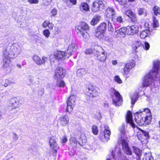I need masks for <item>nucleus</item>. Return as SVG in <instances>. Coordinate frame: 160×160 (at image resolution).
I'll return each mask as SVG.
<instances>
[{"mask_svg": "<svg viewBox=\"0 0 160 160\" xmlns=\"http://www.w3.org/2000/svg\"><path fill=\"white\" fill-rule=\"evenodd\" d=\"M79 9L81 12L84 13L89 10V7L87 3L83 2L81 3Z\"/></svg>", "mask_w": 160, "mask_h": 160, "instance_id": "obj_21", "label": "nucleus"}, {"mask_svg": "<svg viewBox=\"0 0 160 160\" xmlns=\"http://www.w3.org/2000/svg\"><path fill=\"white\" fill-rule=\"evenodd\" d=\"M150 47L149 44L147 42H145L144 44V48L146 50H148Z\"/></svg>", "mask_w": 160, "mask_h": 160, "instance_id": "obj_59", "label": "nucleus"}, {"mask_svg": "<svg viewBox=\"0 0 160 160\" xmlns=\"http://www.w3.org/2000/svg\"><path fill=\"white\" fill-rule=\"evenodd\" d=\"M75 97L73 95H71L68 98L67 100V103L68 104L73 105H75Z\"/></svg>", "mask_w": 160, "mask_h": 160, "instance_id": "obj_27", "label": "nucleus"}, {"mask_svg": "<svg viewBox=\"0 0 160 160\" xmlns=\"http://www.w3.org/2000/svg\"><path fill=\"white\" fill-rule=\"evenodd\" d=\"M56 140L57 138L54 136L51 137L49 139V145L50 147L51 151L53 153L56 152L58 148Z\"/></svg>", "mask_w": 160, "mask_h": 160, "instance_id": "obj_5", "label": "nucleus"}, {"mask_svg": "<svg viewBox=\"0 0 160 160\" xmlns=\"http://www.w3.org/2000/svg\"><path fill=\"white\" fill-rule=\"evenodd\" d=\"M8 102L9 106L11 107L12 109H16L19 106V102L17 101V99L15 98H9Z\"/></svg>", "mask_w": 160, "mask_h": 160, "instance_id": "obj_12", "label": "nucleus"}, {"mask_svg": "<svg viewBox=\"0 0 160 160\" xmlns=\"http://www.w3.org/2000/svg\"><path fill=\"white\" fill-rule=\"evenodd\" d=\"M127 0H120L118 1L119 4L121 5H124L127 2Z\"/></svg>", "mask_w": 160, "mask_h": 160, "instance_id": "obj_57", "label": "nucleus"}, {"mask_svg": "<svg viewBox=\"0 0 160 160\" xmlns=\"http://www.w3.org/2000/svg\"><path fill=\"white\" fill-rule=\"evenodd\" d=\"M78 47L74 43H72L69 45L67 49V51L70 52L72 54V52H75L77 51Z\"/></svg>", "mask_w": 160, "mask_h": 160, "instance_id": "obj_23", "label": "nucleus"}, {"mask_svg": "<svg viewBox=\"0 0 160 160\" xmlns=\"http://www.w3.org/2000/svg\"><path fill=\"white\" fill-rule=\"evenodd\" d=\"M87 72V71L84 69L82 68L78 70L77 75L78 77H81L84 75Z\"/></svg>", "mask_w": 160, "mask_h": 160, "instance_id": "obj_33", "label": "nucleus"}, {"mask_svg": "<svg viewBox=\"0 0 160 160\" xmlns=\"http://www.w3.org/2000/svg\"><path fill=\"white\" fill-rule=\"evenodd\" d=\"M149 115L148 114H147L145 116L144 115V117H143V123L146 122L147 120L148 119Z\"/></svg>", "mask_w": 160, "mask_h": 160, "instance_id": "obj_62", "label": "nucleus"}, {"mask_svg": "<svg viewBox=\"0 0 160 160\" xmlns=\"http://www.w3.org/2000/svg\"><path fill=\"white\" fill-rule=\"evenodd\" d=\"M75 106V105H73L72 104H68V103H67L66 111L69 113H70L72 112L73 110V108Z\"/></svg>", "mask_w": 160, "mask_h": 160, "instance_id": "obj_37", "label": "nucleus"}, {"mask_svg": "<svg viewBox=\"0 0 160 160\" xmlns=\"http://www.w3.org/2000/svg\"><path fill=\"white\" fill-rule=\"evenodd\" d=\"M107 18L111 19L112 21L113 18L115 16L116 12L113 9L111 8H108L107 9L106 13Z\"/></svg>", "mask_w": 160, "mask_h": 160, "instance_id": "obj_18", "label": "nucleus"}, {"mask_svg": "<svg viewBox=\"0 0 160 160\" xmlns=\"http://www.w3.org/2000/svg\"><path fill=\"white\" fill-rule=\"evenodd\" d=\"M141 44V42L138 40L135 41L133 42L132 45V48L136 51V52L138 51V50H137L140 47H142Z\"/></svg>", "mask_w": 160, "mask_h": 160, "instance_id": "obj_25", "label": "nucleus"}, {"mask_svg": "<svg viewBox=\"0 0 160 160\" xmlns=\"http://www.w3.org/2000/svg\"><path fill=\"white\" fill-rule=\"evenodd\" d=\"M126 120L127 122L128 123H129L133 128H135L136 126L133 121L132 113L130 111H128L127 113L126 116Z\"/></svg>", "mask_w": 160, "mask_h": 160, "instance_id": "obj_17", "label": "nucleus"}, {"mask_svg": "<svg viewBox=\"0 0 160 160\" xmlns=\"http://www.w3.org/2000/svg\"><path fill=\"white\" fill-rule=\"evenodd\" d=\"M137 98V95L134 94L133 97L131 98V103L132 105L135 104L136 102Z\"/></svg>", "mask_w": 160, "mask_h": 160, "instance_id": "obj_48", "label": "nucleus"}, {"mask_svg": "<svg viewBox=\"0 0 160 160\" xmlns=\"http://www.w3.org/2000/svg\"><path fill=\"white\" fill-rule=\"evenodd\" d=\"M106 57L107 56L105 54V52H104L97 56V58L101 62H103L106 59Z\"/></svg>", "mask_w": 160, "mask_h": 160, "instance_id": "obj_31", "label": "nucleus"}, {"mask_svg": "<svg viewBox=\"0 0 160 160\" xmlns=\"http://www.w3.org/2000/svg\"><path fill=\"white\" fill-rule=\"evenodd\" d=\"M155 15L160 14V8L157 6H155L153 8Z\"/></svg>", "mask_w": 160, "mask_h": 160, "instance_id": "obj_39", "label": "nucleus"}, {"mask_svg": "<svg viewBox=\"0 0 160 160\" xmlns=\"http://www.w3.org/2000/svg\"><path fill=\"white\" fill-rule=\"evenodd\" d=\"M103 133H100L99 136L100 139L103 142H107L109 139V137L111 134L110 130L108 129V127H105Z\"/></svg>", "mask_w": 160, "mask_h": 160, "instance_id": "obj_7", "label": "nucleus"}, {"mask_svg": "<svg viewBox=\"0 0 160 160\" xmlns=\"http://www.w3.org/2000/svg\"><path fill=\"white\" fill-rule=\"evenodd\" d=\"M135 121L138 124L142 125L143 124V117L144 113H141L139 111L135 114Z\"/></svg>", "mask_w": 160, "mask_h": 160, "instance_id": "obj_13", "label": "nucleus"}, {"mask_svg": "<svg viewBox=\"0 0 160 160\" xmlns=\"http://www.w3.org/2000/svg\"><path fill=\"white\" fill-rule=\"evenodd\" d=\"M114 95L112 97V103L116 106H120L122 103V98L119 92L113 89Z\"/></svg>", "mask_w": 160, "mask_h": 160, "instance_id": "obj_4", "label": "nucleus"}, {"mask_svg": "<svg viewBox=\"0 0 160 160\" xmlns=\"http://www.w3.org/2000/svg\"><path fill=\"white\" fill-rule=\"evenodd\" d=\"M51 1V0H47L46 1H45L44 2V4L45 5H48L50 4Z\"/></svg>", "mask_w": 160, "mask_h": 160, "instance_id": "obj_64", "label": "nucleus"}, {"mask_svg": "<svg viewBox=\"0 0 160 160\" xmlns=\"http://www.w3.org/2000/svg\"><path fill=\"white\" fill-rule=\"evenodd\" d=\"M141 132L138 133L137 136L138 139L141 141L143 142L144 140H147L149 137L148 132L140 130Z\"/></svg>", "mask_w": 160, "mask_h": 160, "instance_id": "obj_11", "label": "nucleus"}, {"mask_svg": "<svg viewBox=\"0 0 160 160\" xmlns=\"http://www.w3.org/2000/svg\"><path fill=\"white\" fill-rule=\"evenodd\" d=\"M57 11L56 9H53L52 10L51 13L53 16L57 14Z\"/></svg>", "mask_w": 160, "mask_h": 160, "instance_id": "obj_63", "label": "nucleus"}, {"mask_svg": "<svg viewBox=\"0 0 160 160\" xmlns=\"http://www.w3.org/2000/svg\"><path fill=\"white\" fill-rule=\"evenodd\" d=\"M107 24L105 23H102L97 28L98 30H99L105 33L106 29Z\"/></svg>", "mask_w": 160, "mask_h": 160, "instance_id": "obj_30", "label": "nucleus"}, {"mask_svg": "<svg viewBox=\"0 0 160 160\" xmlns=\"http://www.w3.org/2000/svg\"><path fill=\"white\" fill-rule=\"evenodd\" d=\"M68 122L69 119L67 115H64L61 118V124L63 126L66 125Z\"/></svg>", "mask_w": 160, "mask_h": 160, "instance_id": "obj_24", "label": "nucleus"}, {"mask_svg": "<svg viewBox=\"0 0 160 160\" xmlns=\"http://www.w3.org/2000/svg\"><path fill=\"white\" fill-rule=\"evenodd\" d=\"M125 125L123 124L119 129V130L121 133L124 135L126 134V131L125 130Z\"/></svg>", "mask_w": 160, "mask_h": 160, "instance_id": "obj_40", "label": "nucleus"}, {"mask_svg": "<svg viewBox=\"0 0 160 160\" xmlns=\"http://www.w3.org/2000/svg\"><path fill=\"white\" fill-rule=\"evenodd\" d=\"M101 18L100 16H95L94 17L91 22V24L92 25H95L99 21Z\"/></svg>", "mask_w": 160, "mask_h": 160, "instance_id": "obj_26", "label": "nucleus"}, {"mask_svg": "<svg viewBox=\"0 0 160 160\" xmlns=\"http://www.w3.org/2000/svg\"><path fill=\"white\" fill-rule=\"evenodd\" d=\"M126 34L128 35H133L137 33L138 32V27L136 25L132 26H128L125 27Z\"/></svg>", "mask_w": 160, "mask_h": 160, "instance_id": "obj_9", "label": "nucleus"}, {"mask_svg": "<svg viewBox=\"0 0 160 160\" xmlns=\"http://www.w3.org/2000/svg\"><path fill=\"white\" fill-rule=\"evenodd\" d=\"M104 5V4L102 1L96 0L93 3L92 10L93 12H96L100 9H103Z\"/></svg>", "mask_w": 160, "mask_h": 160, "instance_id": "obj_8", "label": "nucleus"}, {"mask_svg": "<svg viewBox=\"0 0 160 160\" xmlns=\"http://www.w3.org/2000/svg\"><path fill=\"white\" fill-rule=\"evenodd\" d=\"M138 12L139 15H142L145 12V15H146V10L143 8H139L138 9Z\"/></svg>", "mask_w": 160, "mask_h": 160, "instance_id": "obj_42", "label": "nucleus"}, {"mask_svg": "<svg viewBox=\"0 0 160 160\" xmlns=\"http://www.w3.org/2000/svg\"><path fill=\"white\" fill-rule=\"evenodd\" d=\"M62 138V143L64 144V143H65L66 142H67V140H68L66 136H64V137H63Z\"/></svg>", "mask_w": 160, "mask_h": 160, "instance_id": "obj_60", "label": "nucleus"}, {"mask_svg": "<svg viewBox=\"0 0 160 160\" xmlns=\"http://www.w3.org/2000/svg\"><path fill=\"white\" fill-rule=\"evenodd\" d=\"M120 142V143L122 145V149L124 153L129 155H132V152L127 141L124 139L122 138H121Z\"/></svg>", "mask_w": 160, "mask_h": 160, "instance_id": "obj_6", "label": "nucleus"}, {"mask_svg": "<svg viewBox=\"0 0 160 160\" xmlns=\"http://www.w3.org/2000/svg\"><path fill=\"white\" fill-rule=\"evenodd\" d=\"M149 30L147 29L142 31L141 32L140 34V37L142 39L145 38L148 35V33L149 32Z\"/></svg>", "mask_w": 160, "mask_h": 160, "instance_id": "obj_35", "label": "nucleus"}, {"mask_svg": "<svg viewBox=\"0 0 160 160\" xmlns=\"http://www.w3.org/2000/svg\"><path fill=\"white\" fill-rule=\"evenodd\" d=\"M158 21L155 18L153 19V26L154 28H157L158 26Z\"/></svg>", "mask_w": 160, "mask_h": 160, "instance_id": "obj_50", "label": "nucleus"}, {"mask_svg": "<svg viewBox=\"0 0 160 160\" xmlns=\"http://www.w3.org/2000/svg\"><path fill=\"white\" fill-rule=\"evenodd\" d=\"M93 52V50L92 49H88L86 50L85 52L86 54H90Z\"/></svg>", "mask_w": 160, "mask_h": 160, "instance_id": "obj_55", "label": "nucleus"}, {"mask_svg": "<svg viewBox=\"0 0 160 160\" xmlns=\"http://www.w3.org/2000/svg\"><path fill=\"white\" fill-rule=\"evenodd\" d=\"M69 142L70 144L72 147L74 148L76 147L78 144V142L74 138L71 137L70 139Z\"/></svg>", "mask_w": 160, "mask_h": 160, "instance_id": "obj_34", "label": "nucleus"}, {"mask_svg": "<svg viewBox=\"0 0 160 160\" xmlns=\"http://www.w3.org/2000/svg\"><path fill=\"white\" fill-rule=\"evenodd\" d=\"M104 34L105 33L97 29L96 30L95 36L99 39H102L103 38Z\"/></svg>", "mask_w": 160, "mask_h": 160, "instance_id": "obj_32", "label": "nucleus"}, {"mask_svg": "<svg viewBox=\"0 0 160 160\" xmlns=\"http://www.w3.org/2000/svg\"><path fill=\"white\" fill-rule=\"evenodd\" d=\"M142 159V160H153V158L151 156V153L148 152L145 153Z\"/></svg>", "mask_w": 160, "mask_h": 160, "instance_id": "obj_29", "label": "nucleus"}, {"mask_svg": "<svg viewBox=\"0 0 160 160\" xmlns=\"http://www.w3.org/2000/svg\"><path fill=\"white\" fill-rule=\"evenodd\" d=\"M12 138L13 140L16 141L18 139V137L16 133L13 132L12 133Z\"/></svg>", "mask_w": 160, "mask_h": 160, "instance_id": "obj_54", "label": "nucleus"}, {"mask_svg": "<svg viewBox=\"0 0 160 160\" xmlns=\"http://www.w3.org/2000/svg\"><path fill=\"white\" fill-rule=\"evenodd\" d=\"M43 34L46 38H48L50 35V32L49 30L47 29L43 31Z\"/></svg>", "mask_w": 160, "mask_h": 160, "instance_id": "obj_43", "label": "nucleus"}, {"mask_svg": "<svg viewBox=\"0 0 160 160\" xmlns=\"http://www.w3.org/2000/svg\"><path fill=\"white\" fill-rule=\"evenodd\" d=\"M54 25L52 23L49 22L48 23V27L50 29H52L53 28Z\"/></svg>", "mask_w": 160, "mask_h": 160, "instance_id": "obj_61", "label": "nucleus"}, {"mask_svg": "<svg viewBox=\"0 0 160 160\" xmlns=\"http://www.w3.org/2000/svg\"><path fill=\"white\" fill-rule=\"evenodd\" d=\"M108 30L111 32H112L114 31V29L112 26L111 23L109 22H108Z\"/></svg>", "mask_w": 160, "mask_h": 160, "instance_id": "obj_47", "label": "nucleus"}, {"mask_svg": "<svg viewBox=\"0 0 160 160\" xmlns=\"http://www.w3.org/2000/svg\"><path fill=\"white\" fill-rule=\"evenodd\" d=\"M72 54L67 51H61V64L66 62V59L71 56Z\"/></svg>", "mask_w": 160, "mask_h": 160, "instance_id": "obj_14", "label": "nucleus"}, {"mask_svg": "<svg viewBox=\"0 0 160 160\" xmlns=\"http://www.w3.org/2000/svg\"><path fill=\"white\" fill-rule=\"evenodd\" d=\"M133 152L137 156V160H140V157L142 155V151L137 147L133 146Z\"/></svg>", "mask_w": 160, "mask_h": 160, "instance_id": "obj_22", "label": "nucleus"}, {"mask_svg": "<svg viewBox=\"0 0 160 160\" xmlns=\"http://www.w3.org/2000/svg\"><path fill=\"white\" fill-rule=\"evenodd\" d=\"M92 131L95 135H97L98 133V130L97 126L96 125H93L92 127Z\"/></svg>", "mask_w": 160, "mask_h": 160, "instance_id": "obj_41", "label": "nucleus"}, {"mask_svg": "<svg viewBox=\"0 0 160 160\" xmlns=\"http://www.w3.org/2000/svg\"><path fill=\"white\" fill-rule=\"evenodd\" d=\"M114 25H117L119 23H122L124 22L123 19L121 16H118L113 18L111 21Z\"/></svg>", "mask_w": 160, "mask_h": 160, "instance_id": "obj_20", "label": "nucleus"}, {"mask_svg": "<svg viewBox=\"0 0 160 160\" xmlns=\"http://www.w3.org/2000/svg\"><path fill=\"white\" fill-rule=\"evenodd\" d=\"M95 118L97 119L98 120H100L102 118L101 114L99 112L97 113L95 116Z\"/></svg>", "mask_w": 160, "mask_h": 160, "instance_id": "obj_52", "label": "nucleus"}, {"mask_svg": "<svg viewBox=\"0 0 160 160\" xmlns=\"http://www.w3.org/2000/svg\"><path fill=\"white\" fill-rule=\"evenodd\" d=\"M49 22L47 21H45L42 23V26L43 28H46L48 27Z\"/></svg>", "mask_w": 160, "mask_h": 160, "instance_id": "obj_56", "label": "nucleus"}, {"mask_svg": "<svg viewBox=\"0 0 160 160\" xmlns=\"http://www.w3.org/2000/svg\"><path fill=\"white\" fill-rule=\"evenodd\" d=\"M66 71L65 69L62 68L61 71V78H63L66 74Z\"/></svg>", "mask_w": 160, "mask_h": 160, "instance_id": "obj_51", "label": "nucleus"}, {"mask_svg": "<svg viewBox=\"0 0 160 160\" xmlns=\"http://www.w3.org/2000/svg\"><path fill=\"white\" fill-rule=\"evenodd\" d=\"M77 33L78 37L85 39H88L89 38V35L87 32L89 30V27L86 23L82 22L77 27Z\"/></svg>", "mask_w": 160, "mask_h": 160, "instance_id": "obj_3", "label": "nucleus"}, {"mask_svg": "<svg viewBox=\"0 0 160 160\" xmlns=\"http://www.w3.org/2000/svg\"><path fill=\"white\" fill-rule=\"evenodd\" d=\"M13 83L14 82H11L10 80H5L4 86L5 87H7L8 86L10 85Z\"/></svg>", "mask_w": 160, "mask_h": 160, "instance_id": "obj_45", "label": "nucleus"}, {"mask_svg": "<svg viewBox=\"0 0 160 160\" xmlns=\"http://www.w3.org/2000/svg\"><path fill=\"white\" fill-rule=\"evenodd\" d=\"M60 51H57L55 52L54 54L51 55L50 56V59L51 63L54 62L55 60L56 61L57 60H59L60 59Z\"/></svg>", "mask_w": 160, "mask_h": 160, "instance_id": "obj_19", "label": "nucleus"}, {"mask_svg": "<svg viewBox=\"0 0 160 160\" xmlns=\"http://www.w3.org/2000/svg\"><path fill=\"white\" fill-rule=\"evenodd\" d=\"M28 2L30 4H38L39 2L38 0H28Z\"/></svg>", "mask_w": 160, "mask_h": 160, "instance_id": "obj_53", "label": "nucleus"}, {"mask_svg": "<svg viewBox=\"0 0 160 160\" xmlns=\"http://www.w3.org/2000/svg\"><path fill=\"white\" fill-rule=\"evenodd\" d=\"M87 95L91 97H95L98 95V92L97 88L92 86H89L87 90Z\"/></svg>", "mask_w": 160, "mask_h": 160, "instance_id": "obj_10", "label": "nucleus"}, {"mask_svg": "<svg viewBox=\"0 0 160 160\" xmlns=\"http://www.w3.org/2000/svg\"><path fill=\"white\" fill-rule=\"evenodd\" d=\"M150 112V110L149 109L146 108L145 109H140L139 110V112H140L141 113H144V115L146 114V113H147V114H148L149 116V118L150 119L151 118L152 116H150V113H149Z\"/></svg>", "mask_w": 160, "mask_h": 160, "instance_id": "obj_36", "label": "nucleus"}, {"mask_svg": "<svg viewBox=\"0 0 160 160\" xmlns=\"http://www.w3.org/2000/svg\"><path fill=\"white\" fill-rule=\"evenodd\" d=\"M131 17L132 22L135 23L137 22V19L135 14H133Z\"/></svg>", "mask_w": 160, "mask_h": 160, "instance_id": "obj_46", "label": "nucleus"}, {"mask_svg": "<svg viewBox=\"0 0 160 160\" xmlns=\"http://www.w3.org/2000/svg\"><path fill=\"white\" fill-rule=\"evenodd\" d=\"M33 60L38 65H41L44 64L47 61V58L45 57L42 58V59L37 55H34L32 58Z\"/></svg>", "mask_w": 160, "mask_h": 160, "instance_id": "obj_16", "label": "nucleus"}, {"mask_svg": "<svg viewBox=\"0 0 160 160\" xmlns=\"http://www.w3.org/2000/svg\"><path fill=\"white\" fill-rule=\"evenodd\" d=\"M135 65V61L133 60H132L130 62L127 63L125 65L128 67V69H130L134 67Z\"/></svg>", "mask_w": 160, "mask_h": 160, "instance_id": "obj_38", "label": "nucleus"}, {"mask_svg": "<svg viewBox=\"0 0 160 160\" xmlns=\"http://www.w3.org/2000/svg\"><path fill=\"white\" fill-rule=\"evenodd\" d=\"M160 64L159 61L158 60L154 62L152 70L144 78L142 84L143 87L149 86L154 81V79L156 78Z\"/></svg>", "mask_w": 160, "mask_h": 160, "instance_id": "obj_2", "label": "nucleus"}, {"mask_svg": "<svg viewBox=\"0 0 160 160\" xmlns=\"http://www.w3.org/2000/svg\"><path fill=\"white\" fill-rule=\"evenodd\" d=\"M114 80L118 83L121 84L122 83V81L118 76H116L114 77Z\"/></svg>", "mask_w": 160, "mask_h": 160, "instance_id": "obj_44", "label": "nucleus"}, {"mask_svg": "<svg viewBox=\"0 0 160 160\" xmlns=\"http://www.w3.org/2000/svg\"><path fill=\"white\" fill-rule=\"evenodd\" d=\"M130 69H128V67L125 65V68L124 69V73L127 74L128 73V72Z\"/></svg>", "mask_w": 160, "mask_h": 160, "instance_id": "obj_58", "label": "nucleus"}, {"mask_svg": "<svg viewBox=\"0 0 160 160\" xmlns=\"http://www.w3.org/2000/svg\"><path fill=\"white\" fill-rule=\"evenodd\" d=\"M54 78L57 82L60 81V68H58L55 71V75Z\"/></svg>", "mask_w": 160, "mask_h": 160, "instance_id": "obj_28", "label": "nucleus"}, {"mask_svg": "<svg viewBox=\"0 0 160 160\" xmlns=\"http://www.w3.org/2000/svg\"><path fill=\"white\" fill-rule=\"evenodd\" d=\"M125 27L122 28L115 31L114 35L117 37L123 38L126 34Z\"/></svg>", "mask_w": 160, "mask_h": 160, "instance_id": "obj_15", "label": "nucleus"}, {"mask_svg": "<svg viewBox=\"0 0 160 160\" xmlns=\"http://www.w3.org/2000/svg\"><path fill=\"white\" fill-rule=\"evenodd\" d=\"M22 51L21 48L18 44L14 43L8 47L3 52V67L10 69L9 64L11 58H14L18 56Z\"/></svg>", "mask_w": 160, "mask_h": 160, "instance_id": "obj_1", "label": "nucleus"}, {"mask_svg": "<svg viewBox=\"0 0 160 160\" xmlns=\"http://www.w3.org/2000/svg\"><path fill=\"white\" fill-rule=\"evenodd\" d=\"M125 14L126 15L130 18L133 14L132 11L130 10L126 11L125 12Z\"/></svg>", "mask_w": 160, "mask_h": 160, "instance_id": "obj_49", "label": "nucleus"}]
</instances>
